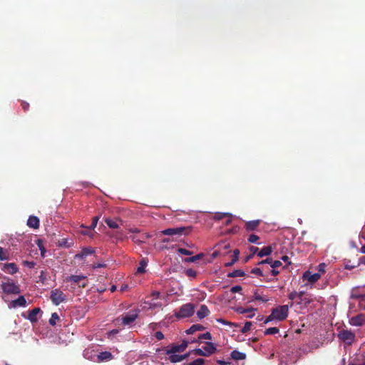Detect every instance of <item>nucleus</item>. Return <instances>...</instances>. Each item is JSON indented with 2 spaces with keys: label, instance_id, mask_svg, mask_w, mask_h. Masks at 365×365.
Here are the masks:
<instances>
[{
  "label": "nucleus",
  "instance_id": "f257e3e1",
  "mask_svg": "<svg viewBox=\"0 0 365 365\" xmlns=\"http://www.w3.org/2000/svg\"><path fill=\"white\" fill-rule=\"evenodd\" d=\"M4 281L1 284V289L6 294H18L21 292L20 287L16 284L12 279L4 277Z\"/></svg>",
  "mask_w": 365,
  "mask_h": 365
},
{
  "label": "nucleus",
  "instance_id": "f03ea898",
  "mask_svg": "<svg viewBox=\"0 0 365 365\" xmlns=\"http://www.w3.org/2000/svg\"><path fill=\"white\" fill-rule=\"evenodd\" d=\"M195 313V305L192 303H187L180 307L178 312L175 313V317L178 319L192 317Z\"/></svg>",
  "mask_w": 365,
  "mask_h": 365
},
{
  "label": "nucleus",
  "instance_id": "7ed1b4c3",
  "mask_svg": "<svg viewBox=\"0 0 365 365\" xmlns=\"http://www.w3.org/2000/svg\"><path fill=\"white\" fill-rule=\"evenodd\" d=\"M191 229L189 227H178L168 228L162 231V234L164 235L169 236H181L182 235H187L190 232Z\"/></svg>",
  "mask_w": 365,
  "mask_h": 365
},
{
  "label": "nucleus",
  "instance_id": "20e7f679",
  "mask_svg": "<svg viewBox=\"0 0 365 365\" xmlns=\"http://www.w3.org/2000/svg\"><path fill=\"white\" fill-rule=\"evenodd\" d=\"M272 317H275L277 320L283 321L284 320L289 313V305L278 306L276 308L272 309Z\"/></svg>",
  "mask_w": 365,
  "mask_h": 365
},
{
  "label": "nucleus",
  "instance_id": "39448f33",
  "mask_svg": "<svg viewBox=\"0 0 365 365\" xmlns=\"http://www.w3.org/2000/svg\"><path fill=\"white\" fill-rule=\"evenodd\" d=\"M50 299L53 304L58 306L66 301V295L61 289H55L51 292Z\"/></svg>",
  "mask_w": 365,
  "mask_h": 365
},
{
  "label": "nucleus",
  "instance_id": "423d86ee",
  "mask_svg": "<svg viewBox=\"0 0 365 365\" xmlns=\"http://www.w3.org/2000/svg\"><path fill=\"white\" fill-rule=\"evenodd\" d=\"M188 346L187 341H182L180 344H172L168 346V349L165 351V354H176L178 352L184 351Z\"/></svg>",
  "mask_w": 365,
  "mask_h": 365
},
{
  "label": "nucleus",
  "instance_id": "0eeeda50",
  "mask_svg": "<svg viewBox=\"0 0 365 365\" xmlns=\"http://www.w3.org/2000/svg\"><path fill=\"white\" fill-rule=\"evenodd\" d=\"M338 337L344 342L350 345L355 339V334L351 330H342L339 333Z\"/></svg>",
  "mask_w": 365,
  "mask_h": 365
},
{
  "label": "nucleus",
  "instance_id": "6e6552de",
  "mask_svg": "<svg viewBox=\"0 0 365 365\" xmlns=\"http://www.w3.org/2000/svg\"><path fill=\"white\" fill-rule=\"evenodd\" d=\"M349 324L352 326L360 327L365 324V316L359 314L349 319Z\"/></svg>",
  "mask_w": 365,
  "mask_h": 365
},
{
  "label": "nucleus",
  "instance_id": "1a4fd4ad",
  "mask_svg": "<svg viewBox=\"0 0 365 365\" xmlns=\"http://www.w3.org/2000/svg\"><path fill=\"white\" fill-rule=\"evenodd\" d=\"M1 270L7 274H14L19 271V268L15 263L11 262L3 264Z\"/></svg>",
  "mask_w": 365,
  "mask_h": 365
},
{
  "label": "nucleus",
  "instance_id": "9d476101",
  "mask_svg": "<svg viewBox=\"0 0 365 365\" xmlns=\"http://www.w3.org/2000/svg\"><path fill=\"white\" fill-rule=\"evenodd\" d=\"M138 317L137 314H126L125 316H123L120 319L121 323L124 326H128L130 325L132 323H133L135 319ZM120 319L118 318L117 321H119Z\"/></svg>",
  "mask_w": 365,
  "mask_h": 365
},
{
  "label": "nucleus",
  "instance_id": "9b49d317",
  "mask_svg": "<svg viewBox=\"0 0 365 365\" xmlns=\"http://www.w3.org/2000/svg\"><path fill=\"white\" fill-rule=\"evenodd\" d=\"M321 277L320 273L312 274L309 271H307L303 274V279H307L310 283L317 282Z\"/></svg>",
  "mask_w": 365,
  "mask_h": 365
},
{
  "label": "nucleus",
  "instance_id": "f8f14e48",
  "mask_svg": "<svg viewBox=\"0 0 365 365\" xmlns=\"http://www.w3.org/2000/svg\"><path fill=\"white\" fill-rule=\"evenodd\" d=\"M235 310L236 312H237L239 314H248L247 317L252 318L255 314V312L257 311V309L252 308V307L245 309L242 307H236Z\"/></svg>",
  "mask_w": 365,
  "mask_h": 365
},
{
  "label": "nucleus",
  "instance_id": "ddd939ff",
  "mask_svg": "<svg viewBox=\"0 0 365 365\" xmlns=\"http://www.w3.org/2000/svg\"><path fill=\"white\" fill-rule=\"evenodd\" d=\"M169 356H168V360L172 362V363H177V362H180V361H183L184 359H187L190 354L187 353V354H182V355H179V354H168Z\"/></svg>",
  "mask_w": 365,
  "mask_h": 365
},
{
  "label": "nucleus",
  "instance_id": "4468645a",
  "mask_svg": "<svg viewBox=\"0 0 365 365\" xmlns=\"http://www.w3.org/2000/svg\"><path fill=\"white\" fill-rule=\"evenodd\" d=\"M95 253V250L91 247H85L83 248L80 253H78L75 255L76 259H84L88 255H93Z\"/></svg>",
  "mask_w": 365,
  "mask_h": 365
},
{
  "label": "nucleus",
  "instance_id": "2eb2a0df",
  "mask_svg": "<svg viewBox=\"0 0 365 365\" xmlns=\"http://www.w3.org/2000/svg\"><path fill=\"white\" fill-rule=\"evenodd\" d=\"M202 350L205 354V356H209L217 351V348L213 343L207 342L206 346L202 347Z\"/></svg>",
  "mask_w": 365,
  "mask_h": 365
},
{
  "label": "nucleus",
  "instance_id": "dca6fc26",
  "mask_svg": "<svg viewBox=\"0 0 365 365\" xmlns=\"http://www.w3.org/2000/svg\"><path fill=\"white\" fill-rule=\"evenodd\" d=\"M41 312V310L39 307H36L32 310L29 311L28 315V319L31 322L34 323L38 321V314Z\"/></svg>",
  "mask_w": 365,
  "mask_h": 365
},
{
  "label": "nucleus",
  "instance_id": "f3484780",
  "mask_svg": "<svg viewBox=\"0 0 365 365\" xmlns=\"http://www.w3.org/2000/svg\"><path fill=\"white\" fill-rule=\"evenodd\" d=\"M26 304V299L24 296H19L16 299L11 302V307L16 308L18 307H25Z\"/></svg>",
  "mask_w": 365,
  "mask_h": 365
},
{
  "label": "nucleus",
  "instance_id": "a211bd4d",
  "mask_svg": "<svg viewBox=\"0 0 365 365\" xmlns=\"http://www.w3.org/2000/svg\"><path fill=\"white\" fill-rule=\"evenodd\" d=\"M259 220L248 221L245 223V229L247 231H254L257 229L260 224Z\"/></svg>",
  "mask_w": 365,
  "mask_h": 365
},
{
  "label": "nucleus",
  "instance_id": "6ab92c4d",
  "mask_svg": "<svg viewBox=\"0 0 365 365\" xmlns=\"http://www.w3.org/2000/svg\"><path fill=\"white\" fill-rule=\"evenodd\" d=\"M209 314H210V310H209L208 307L206 305L202 304L200 306V309L197 312V317L200 319H202L205 317H206L207 316H208Z\"/></svg>",
  "mask_w": 365,
  "mask_h": 365
},
{
  "label": "nucleus",
  "instance_id": "aec40b11",
  "mask_svg": "<svg viewBox=\"0 0 365 365\" xmlns=\"http://www.w3.org/2000/svg\"><path fill=\"white\" fill-rule=\"evenodd\" d=\"M27 225L29 227L37 229L39 227V220L36 216H30L27 221Z\"/></svg>",
  "mask_w": 365,
  "mask_h": 365
},
{
  "label": "nucleus",
  "instance_id": "412c9836",
  "mask_svg": "<svg viewBox=\"0 0 365 365\" xmlns=\"http://www.w3.org/2000/svg\"><path fill=\"white\" fill-rule=\"evenodd\" d=\"M86 278V277L83 275H71L68 277L67 280L79 285L81 282L84 281Z\"/></svg>",
  "mask_w": 365,
  "mask_h": 365
},
{
  "label": "nucleus",
  "instance_id": "4be33fe9",
  "mask_svg": "<svg viewBox=\"0 0 365 365\" xmlns=\"http://www.w3.org/2000/svg\"><path fill=\"white\" fill-rule=\"evenodd\" d=\"M112 358H113V355L109 351H103V352H101L98 355V361L99 362H101L103 361H108V360L112 359Z\"/></svg>",
  "mask_w": 365,
  "mask_h": 365
},
{
  "label": "nucleus",
  "instance_id": "5701e85b",
  "mask_svg": "<svg viewBox=\"0 0 365 365\" xmlns=\"http://www.w3.org/2000/svg\"><path fill=\"white\" fill-rule=\"evenodd\" d=\"M272 252V247L271 246L264 247L261 250H259L257 253V256L259 257H263L265 256H269Z\"/></svg>",
  "mask_w": 365,
  "mask_h": 365
},
{
  "label": "nucleus",
  "instance_id": "b1692460",
  "mask_svg": "<svg viewBox=\"0 0 365 365\" xmlns=\"http://www.w3.org/2000/svg\"><path fill=\"white\" fill-rule=\"evenodd\" d=\"M240 255V250L236 249L233 252L232 258H231V261L229 262H226L225 264V267H231L232 266L238 259Z\"/></svg>",
  "mask_w": 365,
  "mask_h": 365
},
{
  "label": "nucleus",
  "instance_id": "393cba45",
  "mask_svg": "<svg viewBox=\"0 0 365 365\" xmlns=\"http://www.w3.org/2000/svg\"><path fill=\"white\" fill-rule=\"evenodd\" d=\"M205 329V327L201 324H193L187 330H186V333L187 334H192L197 331H202Z\"/></svg>",
  "mask_w": 365,
  "mask_h": 365
},
{
  "label": "nucleus",
  "instance_id": "a878e982",
  "mask_svg": "<svg viewBox=\"0 0 365 365\" xmlns=\"http://www.w3.org/2000/svg\"><path fill=\"white\" fill-rule=\"evenodd\" d=\"M231 356L235 360H242L246 358V354L239 351L234 350L231 353Z\"/></svg>",
  "mask_w": 365,
  "mask_h": 365
},
{
  "label": "nucleus",
  "instance_id": "bb28decb",
  "mask_svg": "<svg viewBox=\"0 0 365 365\" xmlns=\"http://www.w3.org/2000/svg\"><path fill=\"white\" fill-rule=\"evenodd\" d=\"M117 219L106 218L105 222L106 225L112 229H116L119 227Z\"/></svg>",
  "mask_w": 365,
  "mask_h": 365
},
{
  "label": "nucleus",
  "instance_id": "cd10ccee",
  "mask_svg": "<svg viewBox=\"0 0 365 365\" xmlns=\"http://www.w3.org/2000/svg\"><path fill=\"white\" fill-rule=\"evenodd\" d=\"M245 275V273L242 269H235L232 272H230L227 274V277L230 278L243 277Z\"/></svg>",
  "mask_w": 365,
  "mask_h": 365
},
{
  "label": "nucleus",
  "instance_id": "c85d7f7f",
  "mask_svg": "<svg viewBox=\"0 0 365 365\" xmlns=\"http://www.w3.org/2000/svg\"><path fill=\"white\" fill-rule=\"evenodd\" d=\"M202 257H203V254L200 253V254L196 255L195 256L185 258V262H195L197 260L201 259Z\"/></svg>",
  "mask_w": 365,
  "mask_h": 365
},
{
  "label": "nucleus",
  "instance_id": "c756f323",
  "mask_svg": "<svg viewBox=\"0 0 365 365\" xmlns=\"http://www.w3.org/2000/svg\"><path fill=\"white\" fill-rule=\"evenodd\" d=\"M9 257L8 251L0 247V260H6L9 259Z\"/></svg>",
  "mask_w": 365,
  "mask_h": 365
},
{
  "label": "nucleus",
  "instance_id": "7c9ffc66",
  "mask_svg": "<svg viewBox=\"0 0 365 365\" xmlns=\"http://www.w3.org/2000/svg\"><path fill=\"white\" fill-rule=\"evenodd\" d=\"M279 329L277 327H269L264 331L265 335H272L279 333Z\"/></svg>",
  "mask_w": 365,
  "mask_h": 365
},
{
  "label": "nucleus",
  "instance_id": "2f4dec72",
  "mask_svg": "<svg viewBox=\"0 0 365 365\" xmlns=\"http://www.w3.org/2000/svg\"><path fill=\"white\" fill-rule=\"evenodd\" d=\"M147 265V262L145 259H142L140 262V265L137 269V273L142 274L145 272V267Z\"/></svg>",
  "mask_w": 365,
  "mask_h": 365
},
{
  "label": "nucleus",
  "instance_id": "473e14b6",
  "mask_svg": "<svg viewBox=\"0 0 365 365\" xmlns=\"http://www.w3.org/2000/svg\"><path fill=\"white\" fill-rule=\"evenodd\" d=\"M71 245H72V243L68 242L67 239L63 238L60 241H58V246L59 247L69 248V247H71Z\"/></svg>",
  "mask_w": 365,
  "mask_h": 365
},
{
  "label": "nucleus",
  "instance_id": "72a5a7b5",
  "mask_svg": "<svg viewBox=\"0 0 365 365\" xmlns=\"http://www.w3.org/2000/svg\"><path fill=\"white\" fill-rule=\"evenodd\" d=\"M59 320V317L56 312H54L51 314V317L49 319V324L51 326H54L56 324V322Z\"/></svg>",
  "mask_w": 365,
  "mask_h": 365
},
{
  "label": "nucleus",
  "instance_id": "f704fd0d",
  "mask_svg": "<svg viewBox=\"0 0 365 365\" xmlns=\"http://www.w3.org/2000/svg\"><path fill=\"white\" fill-rule=\"evenodd\" d=\"M205 363V360L202 358L197 359L192 362L185 363L183 365H202Z\"/></svg>",
  "mask_w": 365,
  "mask_h": 365
},
{
  "label": "nucleus",
  "instance_id": "c9c22d12",
  "mask_svg": "<svg viewBox=\"0 0 365 365\" xmlns=\"http://www.w3.org/2000/svg\"><path fill=\"white\" fill-rule=\"evenodd\" d=\"M351 299H361V300H364L365 299V294H359L357 292H356L355 291H353L351 294Z\"/></svg>",
  "mask_w": 365,
  "mask_h": 365
},
{
  "label": "nucleus",
  "instance_id": "e433bc0d",
  "mask_svg": "<svg viewBox=\"0 0 365 365\" xmlns=\"http://www.w3.org/2000/svg\"><path fill=\"white\" fill-rule=\"evenodd\" d=\"M303 294H304L303 292H299V293H298V292H295V291H294V292H291V293L289 294L288 297H289V299L290 300H294V299L296 297H299V298H301V297H302Z\"/></svg>",
  "mask_w": 365,
  "mask_h": 365
},
{
  "label": "nucleus",
  "instance_id": "4c0bfd02",
  "mask_svg": "<svg viewBox=\"0 0 365 365\" xmlns=\"http://www.w3.org/2000/svg\"><path fill=\"white\" fill-rule=\"evenodd\" d=\"M252 323L251 322H247L242 329H241L242 333H247L250 330Z\"/></svg>",
  "mask_w": 365,
  "mask_h": 365
},
{
  "label": "nucleus",
  "instance_id": "58836bf2",
  "mask_svg": "<svg viewBox=\"0 0 365 365\" xmlns=\"http://www.w3.org/2000/svg\"><path fill=\"white\" fill-rule=\"evenodd\" d=\"M185 274L187 277L195 278L197 276V272L193 269H187L185 270Z\"/></svg>",
  "mask_w": 365,
  "mask_h": 365
},
{
  "label": "nucleus",
  "instance_id": "ea45409f",
  "mask_svg": "<svg viewBox=\"0 0 365 365\" xmlns=\"http://www.w3.org/2000/svg\"><path fill=\"white\" fill-rule=\"evenodd\" d=\"M228 215V213L216 212L214 215V219L215 220H220Z\"/></svg>",
  "mask_w": 365,
  "mask_h": 365
},
{
  "label": "nucleus",
  "instance_id": "a19ab883",
  "mask_svg": "<svg viewBox=\"0 0 365 365\" xmlns=\"http://www.w3.org/2000/svg\"><path fill=\"white\" fill-rule=\"evenodd\" d=\"M251 273L255 274L258 276H264L262 272V270L259 267H255L251 270Z\"/></svg>",
  "mask_w": 365,
  "mask_h": 365
},
{
  "label": "nucleus",
  "instance_id": "79ce46f5",
  "mask_svg": "<svg viewBox=\"0 0 365 365\" xmlns=\"http://www.w3.org/2000/svg\"><path fill=\"white\" fill-rule=\"evenodd\" d=\"M198 339L200 340L201 339H211L212 335L210 332L207 331L204 334H200L198 336Z\"/></svg>",
  "mask_w": 365,
  "mask_h": 365
},
{
  "label": "nucleus",
  "instance_id": "37998d69",
  "mask_svg": "<svg viewBox=\"0 0 365 365\" xmlns=\"http://www.w3.org/2000/svg\"><path fill=\"white\" fill-rule=\"evenodd\" d=\"M39 280L41 283L44 284L46 280H47V277H46V272L43 270H42L40 273V275H39Z\"/></svg>",
  "mask_w": 365,
  "mask_h": 365
},
{
  "label": "nucleus",
  "instance_id": "c03bdc74",
  "mask_svg": "<svg viewBox=\"0 0 365 365\" xmlns=\"http://www.w3.org/2000/svg\"><path fill=\"white\" fill-rule=\"evenodd\" d=\"M259 240V237L256 235H250L248 238V242L250 243H256L257 241Z\"/></svg>",
  "mask_w": 365,
  "mask_h": 365
},
{
  "label": "nucleus",
  "instance_id": "a18cd8bd",
  "mask_svg": "<svg viewBox=\"0 0 365 365\" xmlns=\"http://www.w3.org/2000/svg\"><path fill=\"white\" fill-rule=\"evenodd\" d=\"M23 264L26 266L31 269L34 268L36 266V262L34 261H24Z\"/></svg>",
  "mask_w": 365,
  "mask_h": 365
},
{
  "label": "nucleus",
  "instance_id": "49530a36",
  "mask_svg": "<svg viewBox=\"0 0 365 365\" xmlns=\"http://www.w3.org/2000/svg\"><path fill=\"white\" fill-rule=\"evenodd\" d=\"M178 252L182 255H192V252L188 250H186L185 248H179L178 250Z\"/></svg>",
  "mask_w": 365,
  "mask_h": 365
},
{
  "label": "nucleus",
  "instance_id": "de8ad7c7",
  "mask_svg": "<svg viewBox=\"0 0 365 365\" xmlns=\"http://www.w3.org/2000/svg\"><path fill=\"white\" fill-rule=\"evenodd\" d=\"M38 247H39V250L41 251V255L42 257L44 256V254L46 252V250L45 248L43 247V246L42 245V242L40 240H38V243H37Z\"/></svg>",
  "mask_w": 365,
  "mask_h": 365
},
{
  "label": "nucleus",
  "instance_id": "09e8293b",
  "mask_svg": "<svg viewBox=\"0 0 365 365\" xmlns=\"http://www.w3.org/2000/svg\"><path fill=\"white\" fill-rule=\"evenodd\" d=\"M98 220H99V217L98 216H96V217H94L93 218L92 223L90 225V228L91 229H94L97 226V223H98Z\"/></svg>",
  "mask_w": 365,
  "mask_h": 365
},
{
  "label": "nucleus",
  "instance_id": "8fccbe9b",
  "mask_svg": "<svg viewBox=\"0 0 365 365\" xmlns=\"http://www.w3.org/2000/svg\"><path fill=\"white\" fill-rule=\"evenodd\" d=\"M242 287L241 286L236 285V286L232 287L230 289V292L232 293H236V292H240V291H242Z\"/></svg>",
  "mask_w": 365,
  "mask_h": 365
},
{
  "label": "nucleus",
  "instance_id": "3c124183",
  "mask_svg": "<svg viewBox=\"0 0 365 365\" xmlns=\"http://www.w3.org/2000/svg\"><path fill=\"white\" fill-rule=\"evenodd\" d=\"M282 262L279 260H273L271 264L272 268H277L282 265Z\"/></svg>",
  "mask_w": 365,
  "mask_h": 365
},
{
  "label": "nucleus",
  "instance_id": "603ef678",
  "mask_svg": "<svg viewBox=\"0 0 365 365\" xmlns=\"http://www.w3.org/2000/svg\"><path fill=\"white\" fill-rule=\"evenodd\" d=\"M193 352L195 353V354L198 355V356H205V354H204V351L202 350V349H194Z\"/></svg>",
  "mask_w": 365,
  "mask_h": 365
},
{
  "label": "nucleus",
  "instance_id": "864d4df0",
  "mask_svg": "<svg viewBox=\"0 0 365 365\" xmlns=\"http://www.w3.org/2000/svg\"><path fill=\"white\" fill-rule=\"evenodd\" d=\"M326 264L325 263H320L319 265H318V270L319 272L321 273H324L326 272L325 270V268H326Z\"/></svg>",
  "mask_w": 365,
  "mask_h": 365
},
{
  "label": "nucleus",
  "instance_id": "5fc2aeb1",
  "mask_svg": "<svg viewBox=\"0 0 365 365\" xmlns=\"http://www.w3.org/2000/svg\"><path fill=\"white\" fill-rule=\"evenodd\" d=\"M155 336L156 339H158V341L164 339V334L161 331H156L155 333Z\"/></svg>",
  "mask_w": 365,
  "mask_h": 365
},
{
  "label": "nucleus",
  "instance_id": "6e6d98bb",
  "mask_svg": "<svg viewBox=\"0 0 365 365\" xmlns=\"http://www.w3.org/2000/svg\"><path fill=\"white\" fill-rule=\"evenodd\" d=\"M106 266L104 263H94L92 264V268L96 269L97 268L105 267Z\"/></svg>",
  "mask_w": 365,
  "mask_h": 365
},
{
  "label": "nucleus",
  "instance_id": "4d7b16f0",
  "mask_svg": "<svg viewBox=\"0 0 365 365\" xmlns=\"http://www.w3.org/2000/svg\"><path fill=\"white\" fill-rule=\"evenodd\" d=\"M250 250L251 252V254L250 255H252V256L255 254L257 255L258 252H259V248L257 247H255V246H251L250 247Z\"/></svg>",
  "mask_w": 365,
  "mask_h": 365
},
{
  "label": "nucleus",
  "instance_id": "13d9d810",
  "mask_svg": "<svg viewBox=\"0 0 365 365\" xmlns=\"http://www.w3.org/2000/svg\"><path fill=\"white\" fill-rule=\"evenodd\" d=\"M21 107L24 111H27L29 108V103L25 101H22Z\"/></svg>",
  "mask_w": 365,
  "mask_h": 365
},
{
  "label": "nucleus",
  "instance_id": "bf43d9fd",
  "mask_svg": "<svg viewBox=\"0 0 365 365\" xmlns=\"http://www.w3.org/2000/svg\"><path fill=\"white\" fill-rule=\"evenodd\" d=\"M274 319H276L275 317H272V312L271 313V314L265 319L264 321V324H267Z\"/></svg>",
  "mask_w": 365,
  "mask_h": 365
},
{
  "label": "nucleus",
  "instance_id": "052dcab7",
  "mask_svg": "<svg viewBox=\"0 0 365 365\" xmlns=\"http://www.w3.org/2000/svg\"><path fill=\"white\" fill-rule=\"evenodd\" d=\"M255 300H259V301H262L263 302H266L267 301V299H264L262 297H261L260 295H255Z\"/></svg>",
  "mask_w": 365,
  "mask_h": 365
},
{
  "label": "nucleus",
  "instance_id": "680f3d73",
  "mask_svg": "<svg viewBox=\"0 0 365 365\" xmlns=\"http://www.w3.org/2000/svg\"><path fill=\"white\" fill-rule=\"evenodd\" d=\"M270 273L272 276H277L279 274V272L275 268H272V269L270 270Z\"/></svg>",
  "mask_w": 365,
  "mask_h": 365
},
{
  "label": "nucleus",
  "instance_id": "e2e57ef3",
  "mask_svg": "<svg viewBox=\"0 0 365 365\" xmlns=\"http://www.w3.org/2000/svg\"><path fill=\"white\" fill-rule=\"evenodd\" d=\"M217 321L218 322H220V323L223 324H231V323L228 322L227 321H226V320H225L223 319H218Z\"/></svg>",
  "mask_w": 365,
  "mask_h": 365
},
{
  "label": "nucleus",
  "instance_id": "0e129e2a",
  "mask_svg": "<svg viewBox=\"0 0 365 365\" xmlns=\"http://www.w3.org/2000/svg\"><path fill=\"white\" fill-rule=\"evenodd\" d=\"M282 259L285 262H288V264H291V262H289V257L288 256H282Z\"/></svg>",
  "mask_w": 365,
  "mask_h": 365
},
{
  "label": "nucleus",
  "instance_id": "69168bd1",
  "mask_svg": "<svg viewBox=\"0 0 365 365\" xmlns=\"http://www.w3.org/2000/svg\"><path fill=\"white\" fill-rule=\"evenodd\" d=\"M88 283L86 281V279L84 281H82L81 282L80 284L78 285L80 287H86L87 286Z\"/></svg>",
  "mask_w": 365,
  "mask_h": 365
},
{
  "label": "nucleus",
  "instance_id": "338daca9",
  "mask_svg": "<svg viewBox=\"0 0 365 365\" xmlns=\"http://www.w3.org/2000/svg\"><path fill=\"white\" fill-rule=\"evenodd\" d=\"M273 259L272 258H267L266 259H264V264H269L271 265Z\"/></svg>",
  "mask_w": 365,
  "mask_h": 365
},
{
  "label": "nucleus",
  "instance_id": "774afa93",
  "mask_svg": "<svg viewBox=\"0 0 365 365\" xmlns=\"http://www.w3.org/2000/svg\"><path fill=\"white\" fill-rule=\"evenodd\" d=\"M217 362L220 365H227L228 364V362H226V361H222V360H217Z\"/></svg>",
  "mask_w": 365,
  "mask_h": 365
}]
</instances>
